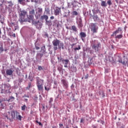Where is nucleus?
<instances>
[{"label": "nucleus", "mask_w": 128, "mask_h": 128, "mask_svg": "<svg viewBox=\"0 0 128 128\" xmlns=\"http://www.w3.org/2000/svg\"><path fill=\"white\" fill-rule=\"evenodd\" d=\"M10 116L8 117V116H6V118L7 120H14V118H17V120H22V116L20 114V112H18L16 110H12L11 111Z\"/></svg>", "instance_id": "f257e3e1"}, {"label": "nucleus", "mask_w": 128, "mask_h": 128, "mask_svg": "<svg viewBox=\"0 0 128 128\" xmlns=\"http://www.w3.org/2000/svg\"><path fill=\"white\" fill-rule=\"evenodd\" d=\"M90 44L92 50H94L95 52H98L100 50V48L102 46V44L98 40H92L90 42Z\"/></svg>", "instance_id": "f03ea898"}, {"label": "nucleus", "mask_w": 128, "mask_h": 128, "mask_svg": "<svg viewBox=\"0 0 128 128\" xmlns=\"http://www.w3.org/2000/svg\"><path fill=\"white\" fill-rule=\"evenodd\" d=\"M36 84L38 88V90L40 92L44 91V80L41 79L40 77H36Z\"/></svg>", "instance_id": "7ed1b4c3"}, {"label": "nucleus", "mask_w": 128, "mask_h": 128, "mask_svg": "<svg viewBox=\"0 0 128 128\" xmlns=\"http://www.w3.org/2000/svg\"><path fill=\"white\" fill-rule=\"evenodd\" d=\"M52 43L54 46V50H57L58 46V48H64V43H60V41L58 39L54 40Z\"/></svg>", "instance_id": "20e7f679"}, {"label": "nucleus", "mask_w": 128, "mask_h": 128, "mask_svg": "<svg viewBox=\"0 0 128 128\" xmlns=\"http://www.w3.org/2000/svg\"><path fill=\"white\" fill-rule=\"evenodd\" d=\"M97 24L98 23H91L90 24V28L93 34H96L98 30V26Z\"/></svg>", "instance_id": "39448f33"}, {"label": "nucleus", "mask_w": 128, "mask_h": 128, "mask_svg": "<svg viewBox=\"0 0 128 128\" xmlns=\"http://www.w3.org/2000/svg\"><path fill=\"white\" fill-rule=\"evenodd\" d=\"M10 84H4V88L2 90L1 92L2 94H8V92H10Z\"/></svg>", "instance_id": "423d86ee"}, {"label": "nucleus", "mask_w": 128, "mask_h": 128, "mask_svg": "<svg viewBox=\"0 0 128 128\" xmlns=\"http://www.w3.org/2000/svg\"><path fill=\"white\" fill-rule=\"evenodd\" d=\"M118 34H122V28L119 27L118 29L112 32V34L111 35V36H116Z\"/></svg>", "instance_id": "0eeeda50"}, {"label": "nucleus", "mask_w": 128, "mask_h": 128, "mask_svg": "<svg viewBox=\"0 0 128 128\" xmlns=\"http://www.w3.org/2000/svg\"><path fill=\"white\" fill-rule=\"evenodd\" d=\"M61 82L64 88H68V82L66 79H62Z\"/></svg>", "instance_id": "6e6552de"}, {"label": "nucleus", "mask_w": 128, "mask_h": 128, "mask_svg": "<svg viewBox=\"0 0 128 128\" xmlns=\"http://www.w3.org/2000/svg\"><path fill=\"white\" fill-rule=\"evenodd\" d=\"M61 8L58 7L55 8V9L54 10V14L56 16H60V14L62 12V10H60Z\"/></svg>", "instance_id": "1a4fd4ad"}, {"label": "nucleus", "mask_w": 128, "mask_h": 128, "mask_svg": "<svg viewBox=\"0 0 128 128\" xmlns=\"http://www.w3.org/2000/svg\"><path fill=\"white\" fill-rule=\"evenodd\" d=\"M82 40L84 42V38H86V34L84 32H80V34Z\"/></svg>", "instance_id": "9d476101"}, {"label": "nucleus", "mask_w": 128, "mask_h": 128, "mask_svg": "<svg viewBox=\"0 0 128 128\" xmlns=\"http://www.w3.org/2000/svg\"><path fill=\"white\" fill-rule=\"evenodd\" d=\"M78 28H82V26H84V25L82 24V19H79L78 22Z\"/></svg>", "instance_id": "9b49d317"}, {"label": "nucleus", "mask_w": 128, "mask_h": 128, "mask_svg": "<svg viewBox=\"0 0 128 128\" xmlns=\"http://www.w3.org/2000/svg\"><path fill=\"white\" fill-rule=\"evenodd\" d=\"M19 21L20 22H26V16H22L20 15V20Z\"/></svg>", "instance_id": "f8f14e48"}, {"label": "nucleus", "mask_w": 128, "mask_h": 128, "mask_svg": "<svg viewBox=\"0 0 128 128\" xmlns=\"http://www.w3.org/2000/svg\"><path fill=\"white\" fill-rule=\"evenodd\" d=\"M40 19L41 20H45L46 22H48V16L46 15H43L40 16Z\"/></svg>", "instance_id": "ddd939ff"}, {"label": "nucleus", "mask_w": 128, "mask_h": 128, "mask_svg": "<svg viewBox=\"0 0 128 128\" xmlns=\"http://www.w3.org/2000/svg\"><path fill=\"white\" fill-rule=\"evenodd\" d=\"M28 22H32L34 20V15L30 14V15L28 16Z\"/></svg>", "instance_id": "4468645a"}, {"label": "nucleus", "mask_w": 128, "mask_h": 128, "mask_svg": "<svg viewBox=\"0 0 128 128\" xmlns=\"http://www.w3.org/2000/svg\"><path fill=\"white\" fill-rule=\"evenodd\" d=\"M13 72L14 71L10 69H8L6 70V74L7 76H12Z\"/></svg>", "instance_id": "2eb2a0df"}, {"label": "nucleus", "mask_w": 128, "mask_h": 128, "mask_svg": "<svg viewBox=\"0 0 128 128\" xmlns=\"http://www.w3.org/2000/svg\"><path fill=\"white\" fill-rule=\"evenodd\" d=\"M92 18L94 22H98L100 20V18L98 15H94Z\"/></svg>", "instance_id": "dca6fc26"}, {"label": "nucleus", "mask_w": 128, "mask_h": 128, "mask_svg": "<svg viewBox=\"0 0 128 128\" xmlns=\"http://www.w3.org/2000/svg\"><path fill=\"white\" fill-rule=\"evenodd\" d=\"M122 34H120L115 36L116 40H120V38H122Z\"/></svg>", "instance_id": "f3484780"}, {"label": "nucleus", "mask_w": 128, "mask_h": 128, "mask_svg": "<svg viewBox=\"0 0 128 128\" xmlns=\"http://www.w3.org/2000/svg\"><path fill=\"white\" fill-rule=\"evenodd\" d=\"M118 62H120V64H122L123 66H126V61H123L122 58H119L118 60Z\"/></svg>", "instance_id": "a211bd4d"}, {"label": "nucleus", "mask_w": 128, "mask_h": 128, "mask_svg": "<svg viewBox=\"0 0 128 128\" xmlns=\"http://www.w3.org/2000/svg\"><path fill=\"white\" fill-rule=\"evenodd\" d=\"M62 62L63 64H68V62H70V60L62 59Z\"/></svg>", "instance_id": "6ab92c4d"}, {"label": "nucleus", "mask_w": 128, "mask_h": 128, "mask_svg": "<svg viewBox=\"0 0 128 128\" xmlns=\"http://www.w3.org/2000/svg\"><path fill=\"white\" fill-rule=\"evenodd\" d=\"M35 26L36 28H42V22H40V21L35 22Z\"/></svg>", "instance_id": "aec40b11"}, {"label": "nucleus", "mask_w": 128, "mask_h": 128, "mask_svg": "<svg viewBox=\"0 0 128 128\" xmlns=\"http://www.w3.org/2000/svg\"><path fill=\"white\" fill-rule=\"evenodd\" d=\"M71 30L75 32H78V28H76V26L74 25L72 26Z\"/></svg>", "instance_id": "412c9836"}, {"label": "nucleus", "mask_w": 128, "mask_h": 128, "mask_svg": "<svg viewBox=\"0 0 128 128\" xmlns=\"http://www.w3.org/2000/svg\"><path fill=\"white\" fill-rule=\"evenodd\" d=\"M41 52H42V53L45 54L46 52V46H44L42 47L41 48Z\"/></svg>", "instance_id": "4be33fe9"}, {"label": "nucleus", "mask_w": 128, "mask_h": 128, "mask_svg": "<svg viewBox=\"0 0 128 128\" xmlns=\"http://www.w3.org/2000/svg\"><path fill=\"white\" fill-rule=\"evenodd\" d=\"M18 2L20 4H22V6H24L26 4V0H18Z\"/></svg>", "instance_id": "5701e85b"}, {"label": "nucleus", "mask_w": 128, "mask_h": 128, "mask_svg": "<svg viewBox=\"0 0 128 128\" xmlns=\"http://www.w3.org/2000/svg\"><path fill=\"white\" fill-rule=\"evenodd\" d=\"M20 16H26V12L24 10L20 11Z\"/></svg>", "instance_id": "b1692460"}, {"label": "nucleus", "mask_w": 128, "mask_h": 128, "mask_svg": "<svg viewBox=\"0 0 128 128\" xmlns=\"http://www.w3.org/2000/svg\"><path fill=\"white\" fill-rule=\"evenodd\" d=\"M101 6H104V8L108 6V5L106 4V1H102L101 2Z\"/></svg>", "instance_id": "393cba45"}, {"label": "nucleus", "mask_w": 128, "mask_h": 128, "mask_svg": "<svg viewBox=\"0 0 128 128\" xmlns=\"http://www.w3.org/2000/svg\"><path fill=\"white\" fill-rule=\"evenodd\" d=\"M44 53H38L37 54L36 56L41 58L44 56Z\"/></svg>", "instance_id": "a878e982"}, {"label": "nucleus", "mask_w": 128, "mask_h": 128, "mask_svg": "<svg viewBox=\"0 0 128 128\" xmlns=\"http://www.w3.org/2000/svg\"><path fill=\"white\" fill-rule=\"evenodd\" d=\"M38 12L40 14L39 15V16H40V14L42 13V8H38Z\"/></svg>", "instance_id": "bb28decb"}, {"label": "nucleus", "mask_w": 128, "mask_h": 128, "mask_svg": "<svg viewBox=\"0 0 128 128\" xmlns=\"http://www.w3.org/2000/svg\"><path fill=\"white\" fill-rule=\"evenodd\" d=\"M14 97L11 96L8 100V102H14Z\"/></svg>", "instance_id": "cd10ccee"}, {"label": "nucleus", "mask_w": 128, "mask_h": 128, "mask_svg": "<svg viewBox=\"0 0 128 128\" xmlns=\"http://www.w3.org/2000/svg\"><path fill=\"white\" fill-rule=\"evenodd\" d=\"M30 14H35V11L34 9H32L30 11Z\"/></svg>", "instance_id": "c85d7f7f"}, {"label": "nucleus", "mask_w": 128, "mask_h": 128, "mask_svg": "<svg viewBox=\"0 0 128 128\" xmlns=\"http://www.w3.org/2000/svg\"><path fill=\"white\" fill-rule=\"evenodd\" d=\"M26 104H24L21 107L22 110H26Z\"/></svg>", "instance_id": "c756f323"}, {"label": "nucleus", "mask_w": 128, "mask_h": 128, "mask_svg": "<svg viewBox=\"0 0 128 128\" xmlns=\"http://www.w3.org/2000/svg\"><path fill=\"white\" fill-rule=\"evenodd\" d=\"M32 86V83L30 82L28 84V86L26 87V90H30Z\"/></svg>", "instance_id": "7c9ffc66"}, {"label": "nucleus", "mask_w": 128, "mask_h": 128, "mask_svg": "<svg viewBox=\"0 0 128 128\" xmlns=\"http://www.w3.org/2000/svg\"><path fill=\"white\" fill-rule=\"evenodd\" d=\"M8 6H14V4L12 3V2L9 1L8 2Z\"/></svg>", "instance_id": "2f4dec72"}, {"label": "nucleus", "mask_w": 128, "mask_h": 128, "mask_svg": "<svg viewBox=\"0 0 128 128\" xmlns=\"http://www.w3.org/2000/svg\"><path fill=\"white\" fill-rule=\"evenodd\" d=\"M107 4H108L109 6H112V0H108L107 1Z\"/></svg>", "instance_id": "473e14b6"}, {"label": "nucleus", "mask_w": 128, "mask_h": 128, "mask_svg": "<svg viewBox=\"0 0 128 128\" xmlns=\"http://www.w3.org/2000/svg\"><path fill=\"white\" fill-rule=\"evenodd\" d=\"M0 106L2 108H4V104H2V100H0Z\"/></svg>", "instance_id": "72a5a7b5"}, {"label": "nucleus", "mask_w": 128, "mask_h": 128, "mask_svg": "<svg viewBox=\"0 0 128 128\" xmlns=\"http://www.w3.org/2000/svg\"><path fill=\"white\" fill-rule=\"evenodd\" d=\"M80 50V46H78V48H74V50H75L76 51Z\"/></svg>", "instance_id": "f704fd0d"}, {"label": "nucleus", "mask_w": 128, "mask_h": 128, "mask_svg": "<svg viewBox=\"0 0 128 128\" xmlns=\"http://www.w3.org/2000/svg\"><path fill=\"white\" fill-rule=\"evenodd\" d=\"M0 52H4V46H2V45H1L0 47Z\"/></svg>", "instance_id": "c9c22d12"}, {"label": "nucleus", "mask_w": 128, "mask_h": 128, "mask_svg": "<svg viewBox=\"0 0 128 128\" xmlns=\"http://www.w3.org/2000/svg\"><path fill=\"white\" fill-rule=\"evenodd\" d=\"M45 12H46V14H50V8H45Z\"/></svg>", "instance_id": "e433bc0d"}, {"label": "nucleus", "mask_w": 128, "mask_h": 128, "mask_svg": "<svg viewBox=\"0 0 128 128\" xmlns=\"http://www.w3.org/2000/svg\"><path fill=\"white\" fill-rule=\"evenodd\" d=\"M38 68L39 70H43L42 67L40 66H38Z\"/></svg>", "instance_id": "4c0bfd02"}, {"label": "nucleus", "mask_w": 128, "mask_h": 128, "mask_svg": "<svg viewBox=\"0 0 128 128\" xmlns=\"http://www.w3.org/2000/svg\"><path fill=\"white\" fill-rule=\"evenodd\" d=\"M78 14L76 11L73 12V16H78Z\"/></svg>", "instance_id": "58836bf2"}, {"label": "nucleus", "mask_w": 128, "mask_h": 128, "mask_svg": "<svg viewBox=\"0 0 128 128\" xmlns=\"http://www.w3.org/2000/svg\"><path fill=\"white\" fill-rule=\"evenodd\" d=\"M32 2H35L36 4L38 3V0H31Z\"/></svg>", "instance_id": "ea45409f"}, {"label": "nucleus", "mask_w": 128, "mask_h": 128, "mask_svg": "<svg viewBox=\"0 0 128 128\" xmlns=\"http://www.w3.org/2000/svg\"><path fill=\"white\" fill-rule=\"evenodd\" d=\"M44 88H45V90H47L48 92V90H50V88H46V86H44Z\"/></svg>", "instance_id": "a19ab883"}, {"label": "nucleus", "mask_w": 128, "mask_h": 128, "mask_svg": "<svg viewBox=\"0 0 128 128\" xmlns=\"http://www.w3.org/2000/svg\"><path fill=\"white\" fill-rule=\"evenodd\" d=\"M52 102H54V100L52 99V98H50L49 103L52 104Z\"/></svg>", "instance_id": "79ce46f5"}, {"label": "nucleus", "mask_w": 128, "mask_h": 128, "mask_svg": "<svg viewBox=\"0 0 128 128\" xmlns=\"http://www.w3.org/2000/svg\"><path fill=\"white\" fill-rule=\"evenodd\" d=\"M22 98H30V96L26 95V94H24V96H22Z\"/></svg>", "instance_id": "37998d69"}, {"label": "nucleus", "mask_w": 128, "mask_h": 128, "mask_svg": "<svg viewBox=\"0 0 128 128\" xmlns=\"http://www.w3.org/2000/svg\"><path fill=\"white\" fill-rule=\"evenodd\" d=\"M84 122V118H81V120H80V124Z\"/></svg>", "instance_id": "c03bdc74"}, {"label": "nucleus", "mask_w": 128, "mask_h": 128, "mask_svg": "<svg viewBox=\"0 0 128 128\" xmlns=\"http://www.w3.org/2000/svg\"><path fill=\"white\" fill-rule=\"evenodd\" d=\"M85 80H88V74H86L84 77Z\"/></svg>", "instance_id": "a18cd8bd"}, {"label": "nucleus", "mask_w": 128, "mask_h": 128, "mask_svg": "<svg viewBox=\"0 0 128 128\" xmlns=\"http://www.w3.org/2000/svg\"><path fill=\"white\" fill-rule=\"evenodd\" d=\"M10 26H16V24L14 22H11Z\"/></svg>", "instance_id": "49530a36"}, {"label": "nucleus", "mask_w": 128, "mask_h": 128, "mask_svg": "<svg viewBox=\"0 0 128 128\" xmlns=\"http://www.w3.org/2000/svg\"><path fill=\"white\" fill-rule=\"evenodd\" d=\"M59 126H60V128H62V126H64V124H60Z\"/></svg>", "instance_id": "de8ad7c7"}, {"label": "nucleus", "mask_w": 128, "mask_h": 128, "mask_svg": "<svg viewBox=\"0 0 128 128\" xmlns=\"http://www.w3.org/2000/svg\"><path fill=\"white\" fill-rule=\"evenodd\" d=\"M50 20H54V16H52L50 17Z\"/></svg>", "instance_id": "09e8293b"}, {"label": "nucleus", "mask_w": 128, "mask_h": 128, "mask_svg": "<svg viewBox=\"0 0 128 128\" xmlns=\"http://www.w3.org/2000/svg\"><path fill=\"white\" fill-rule=\"evenodd\" d=\"M36 50H40V47L36 46Z\"/></svg>", "instance_id": "8fccbe9b"}, {"label": "nucleus", "mask_w": 128, "mask_h": 128, "mask_svg": "<svg viewBox=\"0 0 128 128\" xmlns=\"http://www.w3.org/2000/svg\"><path fill=\"white\" fill-rule=\"evenodd\" d=\"M58 62H62V58L60 59V57H58Z\"/></svg>", "instance_id": "3c124183"}, {"label": "nucleus", "mask_w": 128, "mask_h": 128, "mask_svg": "<svg viewBox=\"0 0 128 128\" xmlns=\"http://www.w3.org/2000/svg\"><path fill=\"white\" fill-rule=\"evenodd\" d=\"M100 122L102 124H104V121L100 120Z\"/></svg>", "instance_id": "603ef678"}, {"label": "nucleus", "mask_w": 128, "mask_h": 128, "mask_svg": "<svg viewBox=\"0 0 128 128\" xmlns=\"http://www.w3.org/2000/svg\"><path fill=\"white\" fill-rule=\"evenodd\" d=\"M38 124L39 126H42V124L40 122H38Z\"/></svg>", "instance_id": "864d4df0"}, {"label": "nucleus", "mask_w": 128, "mask_h": 128, "mask_svg": "<svg viewBox=\"0 0 128 128\" xmlns=\"http://www.w3.org/2000/svg\"><path fill=\"white\" fill-rule=\"evenodd\" d=\"M92 128H96V126L94 125H92Z\"/></svg>", "instance_id": "5fc2aeb1"}, {"label": "nucleus", "mask_w": 128, "mask_h": 128, "mask_svg": "<svg viewBox=\"0 0 128 128\" xmlns=\"http://www.w3.org/2000/svg\"><path fill=\"white\" fill-rule=\"evenodd\" d=\"M126 65H127V66H128V61H126Z\"/></svg>", "instance_id": "6e6d98bb"}, {"label": "nucleus", "mask_w": 128, "mask_h": 128, "mask_svg": "<svg viewBox=\"0 0 128 128\" xmlns=\"http://www.w3.org/2000/svg\"><path fill=\"white\" fill-rule=\"evenodd\" d=\"M24 100L26 102H28V98H25Z\"/></svg>", "instance_id": "4d7b16f0"}, {"label": "nucleus", "mask_w": 128, "mask_h": 128, "mask_svg": "<svg viewBox=\"0 0 128 128\" xmlns=\"http://www.w3.org/2000/svg\"><path fill=\"white\" fill-rule=\"evenodd\" d=\"M12 36H14V38H16V34H12Z\"/></svg>", "instance_id": "13d9d810"}, {"label": "nucleus", "mask_w": 128, "mask_h": 128, "mask_svg": "<svg viewBox=\"0 0 128 128\" xmlns=\"http://www.w3.org/2000/svg\"><path fill=\"white\" fill-rule=\"evenodd\" d=\"M2 36V30H0V36Z\"/></svg>", "instance_id": "bf43d9fd"}, {"label": "nucleus", "mask_w": 128, "mask_h": 128, "mask_svg": "<svg viewBox=\"0 0 128 128\" xmlns=\"http://www.w3.org/2000/svg\"><path fill=\"white\" fill-rule=\"evenodd\" d=\"M64 66V68H68V64H65V65Z\"/></svg>", "instance_id": "052dcab7"}, {"label": "nucleus", "mask_w": 128, "mask_h": 128, "mask_svg": "<svg viewBox=\"0 0 128 128\" xmlns=\"http://www.w3.org/2000/svg\"><path fill=\"white\" fill-rule=\"evenodd\" d=\"M68 52H70V49L68 48Z\"/></svg>", "instance_id": "680f3d73"}, {"label": "nucleus", "mask_w": 128, "mask_h": 128, "mask_svg": "<svg viewBox=\"0 0 128 128\" xmlns=\"http://www.w3.org/2000/svg\"><path fill=\"white\" fill-rule=\"evenodd\" d=\"M73 128H78L77 126L73 127Z\"/></svg>", "instance_id": "e2e57ef3"}, {"label": "nucleus", "mask_w": 128, "mask_h": 128, "mask_svg": "<svg viewBox=\"0 0 128 128\" xmlns=\"http://www.w3.org/2000/svg\"><path fill=\"white\" fill-rule=\"evenodd\" d=\"M72 46H74V44H72Z\"/></svg>", "instance_id": "0e129e2a"}, {"label": "nucleus", "mask_w": 128, "mask_h": 128, "mask_svg": "<svg viewBox=\"0 0 128 128\" xmlns=\"http://www.w3.org/2000/svg\"><path fill=\"white\" fill-rule=\"evenodd\" d=\"M8 114H10V112H8Z\"/></svg>", "instance_id": "69168bd1"}, {"label": "nucleus", "mask_w": 128, "mask_h": 128, "mask_svg": "<svg viewBox=\"0 0 128 128\" xmlns=\"http://www.w3.org/2000/svg\"><path fill=\"white\" fill-rule=\"evenodd\" d=\"M27 2H30V0H26Z\"/></svg>", "instance_id": "338daca9"}, {"label": "nucleus", "mask_w": 128, "mask_h": 128, "mask_svg": "<svg viewBox=\"0 0 128 128\" xmlns=\"http://www.w3.org/2000/svg\"><path fill=\"white\" fill-rule=\"evenodd\" d=\"M98 122H100V120H98Z\"/></svg>", "instance_id": "774afa93"}]
</instances>
